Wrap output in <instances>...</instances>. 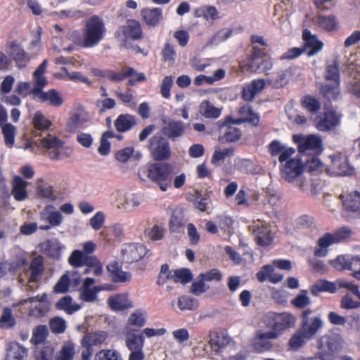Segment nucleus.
<instances>
[{
    "instance_id": "obj_1",
    "label": "nucleus",
    "mask_w": 360,
    "mask_h": 360,
    "mask_svg": "<svg viewBox=\"0 0 360 360\" xmlns=\"http://www.w3.org/2000/svg\"><path fill=\"white\" fill-rule=\"evenodd\" d=\"M105 31L103 20L98 15H92L85 22L82 37L72 35V40L82 48H93L104 39Z\"/></svg>"
},
{
    "instance_id": "obj_2",
    "label": "nucleus",
    "mask_w": 360,
    "mask_h": 360,
    "mask_svg": "<svg viewBox=\"0 0 360 360\" xmlns=\"http://www.w3.org/2000/svg\"><path fill=\"white\" fill-rule=\"evenodd\" d=\"M174 167L165 162H156L148 166L147 169L139 171V175H146L150 180L157 184L162 191H166L172 185V175Z\"/></svg>"
},
{
    "instance_id": "obj_3",
    "label": "nucleus",
    "mask_w": 360,
    "mask_h": 360,
    "mask_svg": "<svg viewBox=\"0 0 360 360\" xmlns=\"http://www.w3.org/2000/svg\"><path fill=\"white\" fill-rule=\"evenodd\" d=\"M342 347V340L338 334L324 335L318 340V348L320 349L318 353L326 360H334L335 355Z\"/></svg>"
},
{
    "instance_id": "obj_4",
    "label": "nucleus",
    "mask_w": 360,
    "mask_h": 360,
    "mask_svg": "<svg viewBox=\"0 0 360 360\" xmlns=\"http://www.w3.org/2000/svg\"><path fill=\"white\" fill-rule=\"evenodd\" d=\"M280 163L281 175L289 183L297 181L303 174L304 164L297 155L290 156L286 160Z\"/></svg>"
},
{
    "instance_id": "obj_5",
    "label": "nucleus",
    "mask_w": 360,
    "mask_h": 360,
    "mask_svg": "<svg viewBox=\"0 0 360 360\" xmlns=\"http://www.w3.org/2000/svg\"><path fill=\"white\" fill-rule=\"evenodd\" d=\"M266 325L273 328L272 331L279 332L294 327L296 317L290 313L269 312L264 317Z\"/></svg>"
},
{
    "instance_id": "obj_6",
    "label": "nucleus",
    "mask_w": 360,
    "mask_h": 360,
    "mask_svg": "<svg viewBox=\"0 0 360 360\" xmlns=\"http://www.w3.org/2000/svg\"><path fill=\"white\" fill-rule=\"evenodd\" d=\"M311 314L312 311L309 308L302 311L300 328L313 339L323 327L324 321L321 315L311 316Z\"/></svg>"
},
{
    "instance_id": "obj_7",
    "label": "nucleus",
    "mask_w": 360,
    "mask_h": 360,
    "mask_svg": "<svg viewBox=\"0 0 360 360\" xmlns=\"http://www.w3.org/2000/svg\"><path fill=\"white\" fill-rule=\"evenodd\" d=\"M341 115L333 108H328L315 119V127L320 131L334 130L340 124Z\"/></svg>"
},
{
    "instance_id": "obj_8",
    "label": "nucleus",
    "mask_w": 360,
    "mask_h": 360,
    "mask_svg": "<svg viewBox=\"0 0 360 360\" xmlns=\"http://www.w3.org/2000/svg\"><path fill=\"white\" fill-rule=\"evenodd\" d=\"M149 150L155 160H167L171 155L168 141L160 135H155L150 139Z\"/></svg>"
},
{
    "instance_id": "obj_9",
    "label": "nucleus",
    "mask_w": 360,
    "mask_h": 360,
    "mask_svg": "<svg viewBox=\"0 0 360 360\" xmlns=\"http://www.w3.org/2000/svg\"><path fill=\"white\" fill-rule=\"evenodd\" d=\"M249 229L259 245L268 246L271 244L274 236L268 223L258 220L254 221Z\"/></svg>"
},
{
    "instance_id": "obj_10",
    "label": "nucleus",
    "mask_w": 360,
    "mask_h": 360,
    "mask_svg": "<svg viewBox=\"0 0 360 360\" xmlns=\"http://www.w3.org/2000/svg\"><path fill=\"white\" fill-rule=\"evenodd\" d=\"M334 268L338 270H350L352 276L360 280V257L352 255H340L331 262Z\"/></svg>"
},
{
    "instance_id": "obj_11",
    "label": "nucleus",
    "mask_w": 360,
    "mask_h": 360,
    "mask_svg": "<svg viewBox=\"0 0 360 360\" xmlns=\"http://www.w3.org/2000/svg\"><path fill=\"white\" fill-rule=\"evenodd\" d=\"M279 333L276 331L258 330L252 339V347L259 353L269 352L274 346L272 340L276 339Z\"/></svg>"
},
{
    "instance_id": "obj_12",
    "label": "nucleus",
    "mask_w": 360,
    "mask_h": 360,
    "mask_svg": "<svg viewBox=\"0 0 360 360\" xmlns=\"http://www.w3.org/2000/svg\"><path fill=\"white\" fill-rule=\"evenodd\" d=\"M38 302L34 308H30L28 312V316L30 317L39 319L44 317L46 315L49 310V304L47 302V295L43 293L37 295L34 297H30L27 299L19 301L18 305H24L27 303Z\"/></svg>"
},
{
    "instance_id": "obj_13",
    "label": "nucleus",
    "mask_w": 360,
    "mask_h": 360,
    "mask_svg": "<svg viewBox=\"0 0 360 360\" xmlns=\"http://www.w3.org/2000/svg\"><path fill=\"white\" fill-rule=\"evenodd\" d=\"M330 163L328 171L330 174L336 176L350 175L353 169L348 162L347 158L341 154L330 155Z\"/></svg>"
},
{
    "instance_id": "obj_14",
    "label": "nucleus",
    "mask_w": 360,
    "mask_h": 360,
    "mask_svg": "<svg viewBox=\"0 0 360 360\" xmlns=\"http://www.w3.org/2000/svg\"><path fill=\"white\" fill-rule=\"evenodd\" d=\"M293 140L298 144L299 151L307 153L308 151H316L322 147V140L320 136L314 134L304 136L294 135Z\"/></svg>"
},
{
    "instance_id": "obj_15",
    "label": "nucleus",
    "mask_w": 360,
    "mask_h": 360,
    "mask_svg": "<svg viewBox=\"0 0 360 360\" xmlns=\"http://www.w3.org/2000/svg\"><path fill=\"white\" fill-rule=\"evenodd\" d=\"M273 68V62L270 58H262L260 59H247L240 63V68L243 72L255 73H266Z\"/></svg>"
},
{
    "instance_id": "obj_16",
    "label": "nucleus",
    "mask_w": 360,
    "mask_h": 360,
    "mask_svg": "<svg viewBox=\"0 0 360 360\" xmlns=\"http://www.w3.org/2000/svg\"><path fill=\"white\" fill-rule=\"evenodd\" d=\"M39 219L42 221L49 222L48 224L39 226L41 230L47 231L52 226H60L63 222V217L60 212L54 210L53 206L47 205L40 212Z\"/></svg>"
},
{
    "instance_id": "obj_17",
    "label": "nucleus",
    "mask_w": 360,
    "mask_h": 360,
    "mask_svg": "<svg viewBox=\"0 0 360 360\" xmlns=\"http://www.w3.org/2000/svg\"><path fill=\"white\" fill-rule=\"evenodd\" d=\"M122 258L124 262L131 264L139 261L146 254V248L142 244L126 243L121 249Z\"/></svg>"
},
{
    "instance_id": "obj_18",
    "label": "nucleus",
    "mask_w": 360,
    "mask_h": 360,
    "mask_svg": "<svg viewBox=\"0 0 360 360\" xmlns=\"http://www.w3.org/2000/svg\"><path fill=\"white\" fill-rule=\"evenodd\" d=\"M91 72L95 76L107 78L112 82H121L127 77L131 76L136 73V70L131 67H125L122 68V71L118 72L91 68Z\"/></svg>"
},
{
    "instance_id": "obj_19",
    "label": "nucleus",
    "mask_w": 360,
    "mask_h": 360,
    "mask_svg": "<svg viewBox=\"0 0 360 360\" xmlns=\"http://www.w3.org/2000/svg\"><path fill=\"white\" fill-rule=\"evenodd\" d=\"M302 38L305 45L303 49L308 56H314L322 50L323 43L318 39L315 34H312L309 30L303 31Z\"/></svg>"
},
{
    "instance_id": "obj_20",
    "label": "nucleus",
    "mask_w": 360,
    "mask_h": 360,
    "mask_svg": "<svg viewBox=\"0 0 360 360\" xmlns=\"http://www.w3.org/2000/svg\"><path fill=\"white\" fill-rule=\"evenodd\" d=\"M29 270L30 271L28 278L29 288L32 290L34 288L32 283L39 282L44 274V257L42 256H37L33 258L30 262Z\"/></svg>"
},
{
    "instance_id": "obj_21",
    "label": "nucleus",
    "mask_w": 360,
    "mask_h": 360,
    "mask_svg": "<svg viewBox=\"0 0 360 360\" xmlns=\"http://www.w3.org/2000/svg\"><path fill=\"white\" fill-rule=\"evenodd\" d=\"M342 205L345 210L354 217H360V193L354 191L341 195Z\"/></svg>"
},
{
    "instance_id": "obj_22",
    "label": "nucleus",
    "mask_w": 360,
    "mask_h": 360,
    "mask_svg": "<svg viewBox=\"0 0 360 360\" xmlns=\"http://www.w3.org/2000/svg\"><path fill=\"white\" fill-rule=\"evenodd\" d=\"M218 126L223 134L219 137V141L221 143L234 142L240 139L241 136L240 131L238 128L227 124L226 122H218Z\"/></svg>"
},
{
    "instance_id": "obj_23",
    "label": "nucleus",
    "mask_w": 360,
    "mask_h": 360,
    "mask_svg": "<svg viewBox=\"0 0 360 360\" xmlns=\"http://www.w3.org/2000/svg\"><path fill=\"white\" fill-rule=\"evenodd\" d=\"M39 148L41 147L46 150H53L49 154L51 159H58V150L63 146V142L56 136L48 134L39 141Z\"/></svg>"
},
{
    "instance_id": "obj_24",
    "label": "nucleus",
    "mask_w": 360,
    "mask_h": 360,
    "mask_svg": "<svg viewBox=\"0 0 360 360\" xmlns=\"http://www.w3.org/2000/svg\"><path fill=\"white\" fill-rule=\"evenodd\" d=\"M264 86L265 81L263 79H255L243 86L242 98L246 101H251L264 89Z\"/></svg>"
},
{
    "instance_id": "obj_25",
    "label": "nucleus",
    "mask_w": 360,
    "mask_h": 360,
    "mask_svg": "<svg viewBox=\"0 0 360 360\" xmlns=\"http://www.w3.org/2000/svg\"><path fill=\"white\" fill-rule=\"evenodd\" d=\"M270 153L272 156L279 155L278 160L283 162L290 156L295 155L296 150L293 148H288L279 141L274 140L269 145Z\"/></svg>"
},
{
    "instance_id": "obj_26",
    "label": "nucleus",
    "mask_w": 360,
    "mask_h": 360,
    "mask_svg": "<svg viewBox=\"0 0 360 360\" xmlns=\"http://www.w3.org/2000/svg\"><path fill=\"white\" fill-rule=\"evenodd\" d=\"M88 120L89 115L85 110L83 109L75 110L68 120L67 128L69 131H75L83 127Z\"/></svg>"
},
{
    "instance_id": "obj_27",
    "label": "nucleus",
    "mask_w": 360,
    "mask_h": 360,
    "mask_svg": "<svg viewBox=\"0 0 360 360\" xmlns=\"http://www.w3.org/2000/svg\"><path fill=\"white\" fill-rule=\"evenodd\" d=\"M9 56L15 62L18 68H25L30 62V56L25 52L24 49L18 44L12 43L9 47Z\"/></svg>"
},
{
    "instance_id": "obj_28",
    "label": "nucleus",
    "mask_w": 360,
    "mask_h": 360,
    "mask_svg": "<svg viewBox=\"0 0 360 360\" xmlns=\"http://www.w3.org/2000/svg\"><path fill=\"white\" fill-rule=\"evenodd\" d=\"M185 124L181 121L169 120L162 127L163 134L169 139H175L181 136L185 132Z\"/></svg>"
},
{
    "instance_id": "obj_29",
    "label": "nucleus",
    "mask_w": 360,
    "mask_h": 360,
    "mask_svg": "<svg viewBox=\"0 0 360 360\" xmlns=\"http://www.w3.org/2000/svg\"><path fill=\"white\" fill-rule=\"evenodd\" d=\"M126 346L129 350L143 349L145 343V338L139 330L128 329L126 332Z\"/></svg>"
},
{
    "instance_id": "obj_30",
    "label": "nucleus",
    "mask_w": 360,
    "mask_h": 360,
    "mask_svg": "<svg viewBox=\"0 0 360 360\" xmlns=\"http://www.w3.org/2000/svg\"><path fill=\"white\" fill-rule=\"evenodd\" d=\"M108 303L109 307L114 311H122L131 308L133 306L127 293L110 296L108 300Z\"/></svg>"
},
{
    "instance_id": "obj_31",
    "label": "nucleus",
    "mask_w": 360,
    "mask_h": 360,
    "mask_svg": "<svg viewBox=\"0 0 360 360\" xmlns=\"http://www.w3.org/2000/svg\"><path fill=\"white\" fill-rule=\"evenodd\" d=\"M108 333L104 331L87 333L83 337L81 345L82 347L100 346L106 340Z\"/></svg>"
},
{
    "instance_id": "obj_32",
    "label": "nucleus",
    "mask_w": 360,
    "mask_h": 360,
    "mask_svg": "<svg viewBox=\"0 0 360 360\" xmlns=\"http://www.w3.org/2000/svg\"><path fill=\"white\" fill-rule=\"evenodd\" d=\"M107 269L112 281L115 283L127 282L129 281L131 278L130 273L123 271L116 262L110 263L107 266Z\"/></svg>"
},
{
    "instance_id": "obj_33",
    "label": "nucleus",
    "mask_w": 360,
    "mask_h": 360,
    "mask_svg": "<svg viewBox=\"0 0 360 360\" xmlns=\"http://www.w3.org/2000/svg\"><path fill=\"white\" fill-rule=\"evenodd\" d=\"M210 347L216 353L221 352L226 347L231 340L229 336L219 335L217 332L210 333Z\"/></svg>"
},
{
    "instance_id": "obj_34",
    "label": "nucleus",
    "mask_w": 360,
    "mask_h": 360,
    "mask_svg": "<svg viewBox=\"0 0 360 360\" xmlns=\"http://www.w3.org/2000/svg\"><path fill=\"white\" fill-rule=\"evenodd\" d=\"M334 243H337V240L333 234L329 233L324 234L318 240L314 255L319 257H325L328 253V248Z\"/></svg>"
},
{
    "instance_id": "obj_35",
    "label": "nucleus",
    "mask_w": 360,
    "mask_h": 360,
    "mask_svg": "<svg viewBox=\"0 0 360 360\" xmlns=\"http://www.w3.org/2000/svg\"><path fill=\"white\" fill-rule=\"evenodd\" d=\"M28 183L20 176H15L13 180L12 194L18 201H22L27 198L26 187Z\"/></svg>"
},
{
    "instance_id": "obj_36",
    "label": "nucleus",
    "mask_w": 360,
    "mask_h": 360,
    "mask_svg": "<svg viewBox=\"0 0 360 360\" xmlns=\"http://www.w3.org/2000/svg\"><path fill=\"white\" fill-rule=\"evenodd\" d=\"M136 124V117L129 114L120 115L115 122V127L120 132L129 131Z\"/></svg>"
},
{
    "instance_id": "obj_37",
    "label": "nucleus",
    "mask_w": 360,
    "mask_h": 360,
    "mask_svg": "<svg viewBox=\"0 0 360 360\" xmlns=\"http://www.w3.org/2000/svg\"><path fill=\"white\" fill-rule=\"evenodd\" d=\"M27 355V349L16 342H11L7 349L6 360H22Z\"/></svg>"
},
{
    "instance_id": "obj_38",
    "label": "nucleus",
    "mask_w": 360,
    "mask_h": 360,
    "mask_svg": "<svg viewBox=\"0 0 360 360\" xmlns=\"http://www.w3.org/2000/svg\"><path fill=\"white\" fill-rule=\"evenodd\" d=\"M226 71L224 69L217 70L212 76H206L200 75L194 79V84L195 86H201L203 84L212 85L214 82L220 81L224 78Z\"/></svg>"
},
{
    "instance_id": "obj_39",
    "label": "nucleus",
    "mask_w": 360,
    "mask_h": 360,
    "mask_svg": "<svg viewBox=\"0 0 360 360\" xmlns=\"http://www.w3.org/2000/svg\"><path fill=\"white\" fill-rule=\"evenodd\" d=\"M311 339L299 328L289 340V348L292 351H297L305 345Z\"/></svg>"
},
{
    "instance_id": "obj_40",
    "label": "nucleus",
    "mask_w": 360,
    "mask_h": 360,
    "mask_svg": "<svg viewBox=\"0 0 360 360\" xmlns=\"http://www.w3.org/2000/svg\"><path fill=\"white\" fill-rule=\"evenodd\" d=\"M200 114L207 119H217L221 113V108H216L207 100L202 101L199 106Z\"/></svg>"
},
{
    "instance_id": "obj_41",
    "label": "nucleus",
    "mask_w": 360,
    "mask_h": 360,
    "mask_svg": "<svg viewBox=\"0 0 360 360\" xmlns=\"http://www.w3.org/2000/svg\"><path fill=\"white\" fill-rule=\"evenodd\" d=\"M56 309L63 310L68 314H72L79 311L82 306L73 302L70 295L62 297L56 304Z\"/></svg>"
},
{
    "instance_id": "obj_42",
    "label": "nucleus",
    "mask_w": 360,
    "mask_h": 360,
    "mask_svg": "<svg viewBox=\"0 0 360 360\" xmlns=\"http://www.w3.org/2000/svg\"><path fill=\"white\" fill-rule=\"evenodd\" d=\"M102 290L100 286L92 288H81L79 298L84 302L92 303L98 300V294Z\"/></svg>"
},
{
    "instance_id": "obj_43",
    "label": "nucleus",
    "mask_w": 360,
    "mask_h": 360,
    "mask_svg": "<svg viewBox=\"0 0 360 360\" xmlns=\"http://www.w3.org/2000/svg\"><path fill=\"white\" fill-rule=\"evenodd\" d=\"M39 94V98L44 102H48L53 106H60L63 103V99L60 94L55 89H50L47 91H41Z\"/></svg>"
},
{
    "instance_id": "obj_44",
    "label": "nucleus",
    "mask_w": 360,
    "mask_h": 360,
    "mask_svg": "<svg viewBox=\"0 0 360 360\" xmlns=\"http://www.w3.org/2000/svg\"><path fill=\"white\" fill-rule=\"evenodd\" d=\"M336 285L325 280H320L311 286V293L315 296L321 292L333 293L336 291Z\"/></svg>"
},
{
    "instance_id": "obj_45",
    "label": "nucleus",
    "mask_w": 360,
    "mask_h": 360,
    "mask_svg": "<svg viewBox=\"0 0 360 360\" xmlns=\"http://www.w3.org/2000/svg\"><path fill=\"white\" fill-rule=\"evenodd\" d=\"M238 112L241 117L238 122H250L253 125H257L259 122V115L255 113L249 105L240 108Z\"/></svg>"
},
{
    "instance_id": "obj_46",
    "label": "nucleus",
    "mask_w": 360,
    "mask_h": 360,
    "mask_svg": "<svg viewBox=\"0 0 360 360\" xmlns=\"http://www.w3.org/2000/svg\"><path fill=\"white\" fill-rule=\"evenodd\" d=\"M163 60L170 65H174L177 58L175 45L172 44L170 41L167 40L164 44V47L161 51Z\"/></svg>"
},
{
    "instance_id": "obj_47",
    "label": "nucleus",
    "mask_w": 360,
    "mask_h": 360,
    "mask_svg": "<svg viewBox=\"0 0 360 360\" xmlns=\"http://www.w3.org/2000/svg\"><path fill=\"white\" fill-rule=\"evenodd\" d=\"M145 22L152 26L158 25L162 17V9L155 8L153 9H144L142 11Z\"/></svg>"
},
{
    "instance_id": "obj_48",
    "label": "nucleus",
    "mask_w": 360,
    "mask_h": 360,
    "mask_svg": "<svg viewBox=\"0 0 360 360\" xmlns=\"http://www.w3.org/2000/svg\"><path fill=\"white\" fill-rule=\"evenodd\" d=\"M1 130L5 145L8 148H12L15 143V137L17 131L16 127L11 123H6L2 126Z\"/></svg>"
},
{
    "instance_id": "obj_49",
    "label": "nucleus",
    "mask_w": 360,
    "mask_h": 360,
    "mask_svg": "<svg viewBox=\"0 0 360 360\" xmlns=\"http://www.w3.org/2000/svg\"><path fill=\"white\" fill-rule=\"evenodd\" d=\"M75 354V345L70 342H65L59 351L56 360H73Z\"/></svg>"
},
{
    "instance_id": "obj_50",
    "label": "nucleus",
    "mask_w": 360,
    "mask_h": 360,
    "mask_svg": "<svg viewBox=\"0 0 360 360\" xmlns=\"http://www.w3.org/2000/svg\"><path fill=\"white\" fill-rule=\"evenodd\" d=\"M146 312L138 309L130 314L127 319V324L131 326L142 328L146 323Z\"/></svg>"
},
{
    "instance_id": "obj_51",
    "label": "nucleus",
    "mask_w": 360,
    "mask_h": 360,
    "mask_svg": "<svg viewBox=\"0 0 360 360\" xmlns=\"http://www.w3.org/2000/svg\"><path fill=\"white\" fill-rule=\"evenodd\" d=\"M124 36L127 38L134 39L141 37V28L138 22L135 20L129 21L127 26L122 27Z\"/></svg>"
},
{
    "instance_id": "obj_52",
    "label": "nucleus",
    "mask_w": 360,
    "mask_h": 360,
    "mask_svg": "<svg viewBox=\"0 0 360 360\" xmlns=\"http://www.w3.org/2000/svg\"><path fill=\"white\" fill-rule=\"evenodd\" d=\"M48 333V329L46 326H38L33 330L30 342L36 346L48 342L46 341Z\"/></svg>"
},
{
    "instance_id": "obj_53",
    "label": "nucleus",
    "mask_w": 360,
    "mask_h": 360,
    "mask_svg": "<svg viewBox=\"0 0 360 360\" xmlns=\"http://www.w3.org/2000/svg\"><path fill=\"white\" fill-rule=\"evenodd\" d=\"M35 350V356L37 360H49L53 354V348L50 342H44L39 345Z\"/></svg>"
},
{
    "instance_id": "obj_54",
    "label": "nucleus",
    "mask_w": 360,
    "mask_h": 360,
    "mask_svg": "<svg viewBox=\"0 0 360 360\" xmlns=\"http://www.w3.org/2000/svg\"><path fill=\"white\" fill-rule=\"evenodd\" d=\"M317 23L319 27L328 31L335 30L338 25L335 17L333 15L319 16L317 19Z\"/></svg>"
},
{
    "instance_id": "obj_55",
    "label": "nucleus",
    "mask_w": 360,
    "mask_h": 360,
    "mask_svg": "<svg viewBox=\"0 0 360 360\" xmlns=\"http://www.w3.org/2000/svg\"><path fill=\"white\" fill-rule=\"evenodd\" d=\"M302 104L304 109L309 112H316L321 109L320 101L311 96H304L302 100Z\"/></svg>"
},
{
    "instance_id": "obj_56",
    "label": "nucleus",
    "mask_w": 360,
    "mask_h": 360,
    "mask_svg": "<svg viewBox=\"0 0 360 360\" xmlns=\"http://www.w3.org/2000/svg\"><path fill=\"white\" fill-rule=\"evenodd\" d=\"M15 323L12 310L10 308H5L0 318V327L3 329H8L13 327Z\"/></svg>"
},
{
    "instance_id": "obj_57",
    "label": "nucleus",
    "mask_w": 360,
    "mask_h": 360,
    "mask_svg": "<svg viewBox=\"0 0 360 360\" xmlns=\"http://www.w3.org/2000/svg\"><path fill=\"white\" fill-rule=\"evenodd\" d=\"M34 127L38 130L48 129L51 125V122L46 119L39 111H37L32 120Z\"/></svg>"
},
{
    "instance_id": "obj_58",
    "label": "nucleus",
    "mask_w": 360,
    "mask_h": 360,
    "mask_svg": "<svg viewBox=\"0 0 360 360\" xmlns=\"http://www.w3.org/2000/svg\"><path fill=\"white\" fill-rule=\"evenodd\" d=\"M177 305L182 311L194 310L198 307V302L193 298L184 295L178 298Z\"/></svg>"
},
{
    "instance_id": "obj_59",
    "label": "nucleus",
    "mask_w": 360,
    "mask_h": 360,
    "mask_svg": "<svg viewBox=\"0 0 360 360\" xmlns=\"http://www.w3.org/2000/svg\"><path fill=\"white\" fill-rule=\"evenodd\" d=\"M85 255L82 250H74L68 258L69 264L74 267H81L84 266L85 263Z\"/></svg>"
},
{
    "instance_id": "obj_60",
    "label": "nucleus",
    "mask_w": 360,
    "mask_h": 360,
    "mask_svg": "<svg viewBox=\"0 0 360 360\" xmlns=\"http://www.w3.org/2000/svg\"><path fill=\"white\" fill-rule=\"evenodd\" d=\"M49 326L53 333L61 334L66 329V321L60 317H54L50 320Z\"/></svg>"
},
{
    "instance_id": "obj_61",
    "label": "nucleus",
    "mask_w": 360,
    "mask_h": 360,
    "mask_svg": "<svg viewBox=\"0 0 360 360\" xmlns=\"http://www.w3.org/2000/svg\"><path fill=\"white\" fill-rule=\"evenodd\" d=\"M291 303L295 307L300 309L304 308L309 305L311 303V300L307 295V291L302 290L300 293L293 300H292Z\"/></svg>"
},
{
    "instance_id": "obj_62",
    "label": "nucleus",
    "mask_w": 360,
    "mask_h": 360,
    "mask_svg": "<svg viewBox=\"0 0 360 360\" xmlns=\"http://www.w3.org/2000/svg\"><path fill=\"white\" fill-rule=\"evenodd\" d=\"M95 360H122V358L116 350L103 349L96 353Z\"/></svg>"
},
{
    "instance_id": "obj_63",
    "label": "nucleus",
    "mask_w": 360,
    "mask_h": 360,
    "mask_svg": "<svg viewBox=\"0 0 360 360\" xmlns=\"http://www.w3.org/2000/svg\"><path fill=\"white\" fill-rule=\"evenodd\" d=\"M127 194L121 191L113 192L110 195V200L117 208L125 209L126 206V198Z\"/></svg>"
},
{
    "instance_id": "obj_64",
    "label": "nucleus",
    "mask_w": 360,
    "mask_h": 360,
    "mask_svg": "<svg viewBox=\"0 0 360 360\" xmlns=\"http://www.w3.org/2000/svg\"><path fill=\"white\" fill-rule=\"evenodd\" d=\"M290 75V71L288 70L280 72L275 79L270 81V83L277 89L283 87L288 84Z\"/></svg>"
}]
</instances>
